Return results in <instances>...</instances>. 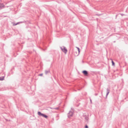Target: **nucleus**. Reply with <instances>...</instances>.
Wrapping results in <instances>:
<instances>
[{"label":"nucleus","mask_w":128,"mask_h":128,"mask_svg":"<svg viewBox=\"0 0 128 128\" xmlns=\"http://www.w3.org/2000/svg\"><path fill=\"white\" fill-rule=\"evenodd\" d=\"M73 112L71 111H70L68 114V116L69 118H70L72 117L73 115Z\"/></svg>","instance_id":"f257e3e1"},{"label":"nucleus","mask_w":128,"mask_h":128,"mask_svg":"<svg viewBox=\"0 0 128 128\" xmlns=\"http://www.w3.org/2000/svg\"><path fill=\"white\" fill-rule=\"evenodd\" d=\"M60 48L64 52L65 54H66L67 52V50L64 46L60 47Z\"/></svg>","instance_id":"f03ea898"},{"label":"nucleus","mask_w":128,"mask_h":128,"mask_svg":"<svg viewBox=\"0 0 128 128\" xmlns=\"http://www.w3.org/2000/svg\"><path fill=\"white\" fill-rule=\"evenodd\" d=\"M38 114L40 116H42L43 117L44 115V114L40 112H38Z\"/></svg>","instance_id":"7ed1b4c3"},{"label":"nucleus","mask_w":128,"mask_h":128,"mask_svg":"<svg viewBox=\"0 0 128 128\" xmlns=\"http://www.w3.org/2000/svg\"><path fill=\"white\" fill-rule=\"evenodd\" d=\"M82 72L86 76L88 74V72L86 70H83L82 71Z\"/></svg>","instance_id":"20e7f679"},{"label":"nucleus","mask_w":128,"mask_h":128,"mask_svg":"<svg viewBox=\"0 0 128 128\" xmlns=\"http://www.w3.org/2000/svg\"><path fill=\"white\" fill-rule=\"evenodd\" d=\"M4 6V5L3 4L0 3V9L2 8V7Z\"/></svg>","instance_id":"39448f33"},{"label":"nucleus","mask_w":128,"mask_h":128,"mask_svg":"<svg viewBox=\"0 0 128 128\" xmlns=\"http://www.w3.org/2000/svg\"><path fill=\"white\" fill-rule=\"evenodd\" d=\"M50 72V70H45V73L46 74H47L49 72Z\"/></svg>","instance_id":"423d86ee"},{"label":"nucleus","mask_w":128,"mask_h":128,"mask_svg":"<svg viewBox=\"0 0 128 128\" xmlns=\"http://www.w3.org/2000/svg\"><path fill=\"white\" fill-rule=\"evenodd\" d=\"M4 76L0 77V80H2L4 79Z\"/></svg>","instance_id":"0eeeda50"},{"label":"nucleus","mask_w":128,"mask_h":128,"mask_svg":"<svg viewBox=\"0 0 128 128\" xmlns=\"http://www.w3.org/2000/svg\"><path fill=\"white\" fill-rule=\"evenodd\" d=\"M76 48L78 49V54L77 55V56H78L79 54V52H80V49L79 48H78L77 47H76Z\"/></svg>","instance_id":"6e6552de"},{"label":"nucleus","mask_w":128,"mask_h":128,"mask_svg":"<svg viewBox=\"0 0 128 128\" xmlns=\"http://www.w3.org/2000/svg\"><path fill=\"white\" fill-rule=\"evenodd\" d=\"M43 117H44V118H47L48 117V116H47L44 114V116Z\"/></svg>","instance_id":"1a4fd4ad"},{"label":"nucleus","mask_w":128,"mask_h":128,"mask_svg":"<svg viewBox=\"0 0 128 128\" xmlns=\"http://www.w3.org/2000/svg\"><path fill=\"white\" fill-rule=\"evenodd\" d=\"M112 65L113 66H114L115 65V64L114 62L112 60Z\"/></svg>","instance_id":"9d476101"},{"label":"nucleus","mask_w":128,"mask_h":128,"mask_svg":"<svg viewBox=\"0 0 128 128\" xmlns=\"http://www.w3.org/2000/svg\"><path fill=\"white\" fill-rule=\"evenodd\" d=\"M106 90H107V92H108L109 93L110 92V89L109 88H107L106 89Z\"/></svg>","instance_id":"9b49d317"},{"label":"nucleus","mask_w":128,"mask_h":128,"mask_svg":"<svg viewBox=\"0 0 128 128\" xmlns=\"http://www.w3.org/2000/svg\"><path fill=\"white\" fill-rule=\"evenodd\" d=\"M53 109H55V110H57L59 109V108H54Z\"/></svg>","instance_id":"f8f14e48"},{"label":"nucleus","mask_w":128,"mask_h":128,"mask_svg":"<svg viewBox=\"0 0 128 128\" xmlns=\"http://www.w3.org/2000/svg\"><path fill=\"white\" fill-rule=\"evenodd\" d=\"M20 22H17L16 24H15V25H16L18 24Z\"/></svg>","instance_id":"ddd939ff"},{"label":"nucleus","mask_w":128,"mask_h":128,"mask_svg":"<svg viewBox=\"0 0 128 128\" xmlns=\"http://www.w3.org/2000/svg\"><path fill=\"white\" fill-rule=\"evenodd\" d=\"M85 128H88V126L87 125H86L85 126Z\"/></svg>","instance_id":"4468645a"},{"label":"nucleus","mask_w":128,"mask_h":128,"mask_svg":"<svg viewBox=\"0 0 128 128\" xmlns=\"http://www.w3.org/2000/svg\"><path fill=\"white\" fill-rule=\"evenodd\" d=\"M43 75V74H40L39 75V76H42Z\"/></svg>","instance_id":"2eb2a0df"},{"label":"nucleus","mask_w":128,"mask_h":128,"mask_svg":"<svg viewBox=\"0 0 128 128\" xmlns=\"http://www.w3.org/2000/svg\"><path fill=\"white\" fill-rule=\"evenodd\" d=\"M85 119L87 120H88V117H86L85 118Z\"/></svg>","instance_id":"dca6fc26"},{"label":"nucleus","mask_w":128,"mask_h":128,"mask_svg":"<svg viewBox=\"0 0 128 128\" xmlns=\"http://www.w3.org/2000/svg\"><path fill=\"white\" fill-rule=\"evenodd\" d=\"M109 93L108 92H107V93H106V96H108V94Z\"/></svg>","instance_id":"f3484780"},{"label":"nucleus","mask_w":128,"mask_h":128,"mask_svg":"<svg viewBox=\"0 0 128 128\" xmlns=\"http://www.w3.org/2000/svg\"><path fill=\"white\" fill-rule=\"evenodd\" d=\"M90 102H91V103L92 102V100L91 99H90Z\"/></svg>","instance_id":"a211bd4d"},{"label":"nucleus","mask_w":128,"mask_h":128,"mask_svg":"<svg viewBox=\"0 0 128 128\" xmlns=\"http://www.w3.org/2000/svg\"><path fill=\"white\" fill-rule=\"evenodd\" d=\"M95 94L96 96H97L98 95V94Z\"/></svg>","instance_id":"6ab92c4d"},{"label":"nucleus","mask_w":128,"mask_h":128,"mask_svg":"<svg viewBox=\"0 0 128 128\" xmlns=\"http://www.w3.org/2000/svg\"><path fill=\"white\" fill-rule=\"evenodd\" d=\"M121 15L122 16H123V15H124V14H121Z\"/></svg>","instance_id":"aec40b11"},{"label":"nucleus","mask_w":128,"mask_h":128,"mask_svg":"<svg viewBox=\"0 0 128 128\" xmlns=\"http://www.w3.org/2000/svg\"><path fill=\"white\" fill-rule=\"evenodd\" d=\"M107 96H106V98H107Z\"/></svg>","instance_id":"412c9836"},{"label":"nucleus","mask_w":128,"mask_h":128,"mask_svg":"<svg viewBox=\"0 0 128 128\" xmlns=\"http://www.w3.org/2000/svg\"><path fill=\"white\" fill-rule=\"evenodd\" d=\"M50 108L51 109H53L54 108H51V107H50Z\"/></svg>","instance_id":"4be33fe9"},{"label":"nucleus","mask_w":128,"mask_h":128,"mask_svg":"<svg viewBox=\"0 0 128 128\" xmlns=\"http://www.w3.org/2000/svg\"><path fill=\"white\" fill-rule=\"evenodd\" d=\"M78 90H80V89H78Z\"/></svg>","instance_id":"5701e85b"}]
</instances>
